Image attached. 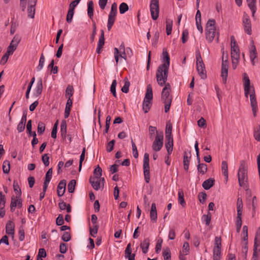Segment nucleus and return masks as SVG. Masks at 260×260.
Returning a JSON list of instances; mask_svg holds the SVG:
<instances>
[{
  "instance_id": "1",
  "label": "nucleus",
  "mask_w": 260,
  "mask_h": 260,
  "mask_svg": "<svg viewBox=\"0 0 260 260\" xmlns=\"http://www.w3.org/2000/svg\"><path fill=\"white\" fill-rule=\"evenodd\" d=\"M162 56L164 63L158 67L156 74L157 82L161 86H164L167 81L170 60L168 53L164 49Z\"/></svg>"
},
{
  "instance_id": "2",
  "label": "nucleus",
  "mask_w": 260,
  "mask_h": 260,
  "mask_svg": "<svg viewBox=\"0 0 260 260\" xmlns=\"http://www.w3.org/2000/svg\"><path fill=\"white\" fill-rule=\"evenodd\" d=\"M247 168L245 160H241L238 172V182L239 185L246 189L248 188Z\"/></svg>"
},
{
  "instance_id": "3",
  "label": "nucleus",
  "mask_w": 260,
  "mask_h": 260,
  "mask_svg": "<svg viewBox=\"0 0 260 260\" xmlns=\"http://www.w3.org/2000/svg\"><path fill=\"white\" fill-rule=\"evenodd\" d=\"M153 93L151 85L147 86L146 92L143 103V110L145 113H147L150 110L152 105Z\"/></svg>"
},
{
  "instance_id": "4",
  "label": "nucleus",
  "mask_w": 260,
  "mask_h": 260,
  "mask_svg": "<svg viewBox=\"0 0 260 260\" xmlns=\"http://www.w3.org/2000/svg\"><path fill=\"white\" fill-rule=\"evenodd\" d=\"M216 21L214 19H209L206 24V39L210 43L213 40L216 34Z\"/></svg>"
},
{
  "instance_id": "5",
  "label": "nucleus",
  "mask_w": 260,
  "mask_h": 260,
  "mask_svg": "<svg viewBox=\"0 0 260 260\" xmlns=\"http://www.w3.org/2000/svg\"><path fill=\"white\" fill-rule=\"evenodd\" d=\"M117 13V5L114 3L111 6V11L108 15V20L107 23V28L108 30H110L114 22L115 21V17Z\"/></svg>"
},
{
  "instance_id": "6",
  "label": "nucleus",
  "mask_w": 260,
  "mask_h": 260,
  "mask_svg": "<svg viewBox=\"0 0 260 260\" xmlns=\"http://www.w3.org/2000/svg\"><path fill=\"white\" fill-rule=\"evenodd\" d=\"M149 161V154L147 153H145L144 155L143 168L144 171V179L146 182L147 183H149L150 181V167Z\"/></svg>"
},
{
  "instance_id": "7",
  "label": "nucleus",
  "mask_w": 260,
  "mask_h": 260,
  "mask_svg": "<svg viewBox=\"0 0 260 260\" xmlns=\"http://www.w3.org/2000/svg\"><path fill=\"white\" fill-rule=\"evenodd\" d=\"M150 8L152 19L156 20L158 17L159 12V0H151Z\"/></svg>"
},
{
  "instance_id": "8",
  "label": "nucleus",
  "mask_w": 260,
  "mask_h": 260,
  "mask_svg": "<svg viewBox=\"0 0 260 260\" xmlns=\"http://www.w3.org/2000/svg\"><path fill=\"white\" fill-rule=\"evenodd\" d=\"M228 67L229 63L227 60V56H226V59L224 60V51H223L222 56L221 76L222 77V82L224 84L226 83L227 80V77L228 76Z\"/></svg>"
},
{
  "instance_id": "9",
  "label": "nucleus",
  "mask_w": 260,
  "mask_h": 260,
  "mask_svg": "<svg viewBox=\"0 0 260 260\" xmlns=\"http://www.w3.org/2000/svg\"><path fill=\"white\" fill-rule=\"evenodd\" d=\"M164 85H165V87L161 92V100L163 102H169V101L172 102V97L170 95L171 90V85L169 83H166V82Z\"/></svg>"
},
{
  "instance_id": "10",
  "label": "nucleus",
  "mask_w": 260,
  "mask_h": 260,
  "mask_svg": "<svg viewBox=\"0 0 260 260\" xmlns=\"http://www.w3.org/2000/svg\"><path fill=\"white\" fill-rule=\"evenodd\" d=\"M164 135L162 134L157 135L152 144V149L155 151H159L163 146Z\"/></svg>"
},
{
  "instance_id": "11",
  "label": "nucleus",
  "mask_w": 260,
  "mask_h": 260,
  "mask_svg": "<svg viewBox=\"0 0 260 260\" xmlns=\"http://www.w3.org/2000/svg\"><path fill=\"white\" fill-rule=\"evenodd\" d=\"M22 206V200L20 197L18 198L17 196L16 197H14V196L12 197L10 205V210L11 212H13L15 211L16 206H18V208H21Z\"/></svg>"
},
{
  "instance_id": "12",
  "label": "nucleus",
  "mask_w": 260,
  "mask_h": 260,
  "mask_svg": "<svg viewBox=\"0 0 260 260\" xmlns=\"http://www.w3.org/2000/svg\"><path fill=\"white\" fill-rule=\"evenodd\" d=\"M243 24L244 27L245 31L248 35H251V21L249 16L244 14L243 18Z\"/></svg>"
},
{
  "instance_id": "13",
  "label": "nucleus",
  "mask_w": 260,
  "mask_h": 260,
  "mask_svg": "<svg viewBox=\"0 0 260 260\" xmlns=\"http://www.w3.org/2000/svg\"><path fill=\"white\" fill-rule=\"evenodd\" d=\"M37 0H28V6L27 8L28 16L34 18L35 14V7Z\"/></svg>"
},
{
  "instance_id": "14",
  "label": "nucleus",
  "mask_w": 260,
  "mask_h": 260,
  "mask_svg": "<svg viewBox=\"0 0 260 260\" xmlns=\"http://www.w3.org/2000/svg\"><path fill=\"white\" fill-rule=\"evenodd\" d=\"M20 39L18 36H15L10 45L9 46L7 51H10V53L13 54L14 51L16 49Z\"/></svg>"
},
{
  "instance_id": "15",
  "label": "nucleus",
  "mask_w": 260,
  "mask_h": 260,
  "mask_svg": "<svg viewBox=\"0 0 260 260\" xmlns=\"http://www.w3.org/2000/svg\"><path fill=\"white\" fill-rule=\"evenodd\" d=\"M250 105L252 108V111L254 116L257 110V104L255 96V93L253 91L252 94H250Z\"/></svg>"
},
{
  "instance_id": "16",
  "label": "nucleus",
  "mask_w": 260,
  "mask_h": 260,
  "mask_svg": "<svg viewBox=\"0 0 260 260\" xmlns=\"http://www.w3.org/2000/svg\"><path fill=\"white\" fill-rule=\"evenodd\" d=\"M197 69L199 75L202 79H205L207 78L206 71L203 62H200L197 63Z\"/></svg>"
},
{
  "instance_id": "17",
  "label": "nucleus",
  "mask_w": 260,
  "mask_h": 260,
  "mask_svg": "<svg viewBox=\"0 0 260 260\" xmlns=\"http://www.w3.org/2000/svg\"><path fill=\"white\" fill-rule=\"evenodd\" d=\"M66 181L64 180H62L60 181L57 185V192L58 197H62L66 191Z\"/></svg>"
},
{
  "instance_id": "18",
  "label": "nucleus",
  "mask_w": 260,
  "mask_h": 260,
  "mask_svg": "<svg viewBox=\"0 0 260 260\" xmlns=\"http://www.w3.org/2000/svg\"><path fill=\"white\" fill-rule=\"evenodd\" d=\"M190 158H191L190 152H187L186 151H185L184 152V155H183V166H184V169L185 171H188V170Z\"/></svg>"
},
{
  "instance_id": "19",
  "label": "nucleus",
  "mask_w": 260,
  "mask_h": 260,
  "mask_svg": "<svg viewBox=\"0 0 260 260\" xmlns=\"http://www.w3.org/2000/svg\"><path fill=\"white\" fill-rule=\"evenodd\" d=\"M166 140L165 147L167 150L168 155H170L173 149V137H170L169 138H166Z\"/></svg>"
},
{
  "instance_id": "20",
  "label": "nucleus",
  "mask_w": 260,
  "mask_h": 260,
  "mask_svg": "<svg viewBox=\"0 0 260 260\" xmlns=\"http://www.w3.org/2000/svg\"><path fill=\"white\" fill-rule=\"evenodd\" d=\"M121 57L123 58L124 60H126V55L125 51H123L121 52H119V50L117 48H114V57L115 61L116 62V63H118L119 61V57Z\"/></svg>"
},
{
  "instance_id": "21",
  "label": "nucleus",
  "mask_w": 260,
  "mask_h": 260,
  "mask_svg": "<svg viewBox=\"0 0 260 260\" xmlns=\"http://www.w3.org/2000/svg\"><path fill=\"white\" fill-rule=\"evenodd\" d=\"M135 254H132L131 244L129 243L125 250V257L128 258V260H135Z\"/></svg>"
},
{
  "instance_id": "22",
  "label": "nucleus",
  "mask_w": 260,
  "mask_h": 260,
  "mask_svg": "<svg viewBox=\"0 0 260 260\" xmlns=\"http://www.w3.org/2000/svg\"><path fill=\"white\" fill-rule=\"evenodd\" d=\"M214 179L210 178L203 182L202 186L205 189L208 190L214 185Z\"/></svg>"
},
{
  "instance_id": "23",
  "label": "nucleus",
  "mask_w": 260,
  "mask_h": 260,
  "mask_svg": "<svg viewBox=\"0 0 260 260\" xmlns=\"http://www.w3.org/2000/svg\"><path fill=\"white\" fill-rule=\"evenodd\" d=\"M6 232L13 236L14 235V224L12 221H9L6 224Z\"/></svg>"
},
{
  "instance_id": "24",
  "label": "nucleus",
  "mask_w": 260,
  "mask_h": 260,
  "mask_svg": "<svg viewBox=\"0 0 260 260\" xmlns=\"http://www.w3.org/2000/svg\"><path fill=\"white\" fill-rule=\"evenodd\" d=\"M43 90V82L42 79L40 78L37 82V86L35 89V91L34 92V95L36 96H39L42 92Z\"/></svg>"
},
{
  "instance_id": "25",
  "label": "nucleus",
  "mask_w": 260,
  "mask_h": 260,
  "mask_svg": "<svg viewBox=\"0 0 260 260\" xmlns=\"http://www.w3.org/2000/svg\"><path fill=\"white\" fill-rule=\"evenodd\" d=\"M150 245V240L148 238L145 239L141 243L140 247L144 253H146L148 252L149 247Z\"/></svg>"
},
{
  "instance_id": "26",
  "label": "nucleus",
  "mask_w": 260,
  "mask_h": 260,
  "mask_svg": "<svg viewBox=\"0 0 260 260\" xmlns=\"http://www.w3.org/2000/svg\"><path fill=\"white\" fill-rule=\"evenodd\" d=\"M231 57L232 59H234L237 62V59H239L240 52L239 47L231 48Z\"/></svg>"
},
{
  "instance_id": "27",
  "label": "nucleus",
  "mask_w": 260,
  "mask_h": 260,
  "mask_svg": "<svg viewBox=\"0 0 260 260\" xmlns=\"http://www.w3.org/2000/svg\"><path fill=\"white\" fill-rule=\"evenodd\" d=\"M96 179V178L91 176L89 178V182L95 190H98L100 188L101 182L99 180H95Z\"/></svg>"
},
{
  "instance_id": "28",
  "label": "nucleus",
  "mask_w": 260,
  "mask_h": 260,
  "mask_svg": "<svg viewBox=\"0 0 260 260\" xmlns=\"http://www.w3.org/2000/svg\"><path fill=\"white\" fill-rule=\"evenodd\" d=\"M60 133L62 139H65L67 137V122L65 120H62L60 125Z\"/></svg>"
},
{
  "instance_id": "29",
  "label": "nucleus",
  "mask_w": 260,
  "mask_h": 260,
  "mask_svg": "<svg viewBox=\"0 0 260 260\" xmlns=\"http://www.w3.org/2000/svg\"><path fill=\"white\" fill-rule=\"evenodd\" d=\"M221 170L222 174L225 178L226 181L228 179V166L226 161H222L221 163Z\"/></svg>"
},
{
  "instance_id": "30",
  "label": "nucleus",
  "mask_w": 260,
  "mask_h": 260,
  "mask_svg": "<svg viewBox=\"0 0 260 260\" xmlns=\"http://www.w3.org/2000/svg\"><path fill=\"white\" fill-rule=\"evenodd\" d=\"M257 57V53L256 48L254 45H252L251 49L250 50V58L252 64L254 66L255 64L254 59Z\"/></svg>"
},
{
  "instance_id": "31",
  "label": "nucleus",
  "mask_w": 260,
  "mask_h": 260,
  "mask_svg": "<svg viewBox=\"0 0 260 260\" xmlns=\"http://www.w3.org/2000/svg\"><path fill=\"white\" fill-rule=\"evenodd\" d=\"M247 2L248 7L252 12V16L254 17L256 9L255 7L256 0H247Z\"/></svg>"
},
{
  "instance_id": "32",
  "label": "nucleus",
  "mask_w": 260,
  "mask_h": 260,
  "mask_svg": "<svg viewBox=\"0 0 260 260\" xmlns=\"http://www.w3.org/2000/svg\"><path fill=\"white\" fill-rule=\"evenodd\" d=\"M243 76V87H248L249 86H251L250 79L248 76V75L246 73H244L242 74Z\"/></svg>"
},
{
  "instance_id": "33",
  "label": "nucleus",
  "mask_w": 260,
  "mask_h": 260,
  "mask_svg": "<svg viewBox=\"0 0 260 260\" xmlns=\"http://www.w3.org/2000/svg\"><path fill=\"white\" fill-rule=\"evenodd\" d=\"M87 14L90 19L92 18L93 15V3L92 1L88 2Z\"/></svg>"
},
{
  "instance_id": "34",
  "label": "nucleus",
  "mask_w": 260,
  "mask_h": 260,
  "mask_svg": "<svg viewBox=\"0 0 260 260\" xmlns=\"http://www.w3.org/2000/svg\"><path fill=\"white\" fill-rule=\"evenodd\" d=\"M197 169L199 173L204 175L207 171V167L205 164L199 163L197 166Z\"/></svg>"
},
{
  "instance_id": "35",
  "label": "nucleus",
  "mask_w": 260,
  "mask_h": 260,
  "mask_svg": "<svg viewBox=\"0 0 260 260\" xmlns=\"http://www.w3.org/2000/svg\"><path fill=\"white\" fill-rule=\"evenodd\" d=\"M74 94V88L72 86L69 85L66 90L65 96L67 99L71 98Z\"/></svg>"
},
{
  "instance_id": "36",
  "label": "nucleus",
  "mask_w": 260,
  "mask_h": 260,
  "mask_svg": "<svg viewBox=\"0 0 260 260\" xmlns=\"http://www.w3.org/2000/svg\"><path fill=\"white\" fill-rule=\"evenodd\" d=\"M172 124L168 122L167 123L166 128V138L173 137L172 135Z\"/></svg>"
},
{
  "instance_id": "37",
  "label": "nucleus",
  "mask_w": 260,
  "mask_h": 260,
  "mask_svg": "<svg viewBox=\"0 0 260 260\" xmlns=\"http://www.w3.org/2000/svg\"><path fill=\"white\" fill-rule=\"evenodd\" d=\"M242 214L237 213L236 220V230L238 233L240 232L242 226Z\"/></svg>"
},
{
  "instance_id": "38",
  "label": "nucleus",
  "mask_w": 260,
  "mask_h": 260,
  "mask_svg": "<svg viewBox=\"0 0 260 260\" xmlns=\"http://www.w3.org/2000/svg\"><path fill=\"white\" fill-rule=\"evenodd\" d=\"M13 188H14V190L15 192H17V198H19L20 197H21V189L18 185V182L14 180V182H13Z\"/></svg>"
},
{
  "instance_id": "39",
  "label": "nucleus",
  "mask_w": 260,
  "mask_h": 260,
  "mask_svg": "<svg viewBox=\"0 0 260 260\" xmlns=\"http://www.w3.org/2000/svg\"><path fill=\"white\" fill-rule=\"evenodd\" d=\"M173 21L170 19L166 20V32L167 35H170L172 32Z\"/></svg>"
},
{
  "instance_id": "40",
  "label": "nucleus",
  "mask_w": 260,
  "mask_h": 260,
  "mask_svg": "<svg viewBox=\"0 0 260 260\" xmlns=\"http://www.w3.org/2000/svg\"><path fill=\"white\" fill-rule=\"evenodd\" d=\"M189 252V245L188 242L183 243L182 251L180 252V257L182 255H187Z\"/></svg>"
},
{
  "instance_id": "41",
  "label": "nucleus",
  "mask_w": 260,
  "mask_h": 260,
  "mask_svg": "<svg viewBox=\"0 0 260 260\" xmlns=\"http://www.w3.org/2000/svg\"><path fill=\"white\" fill-rule=\"evenodd\" d=\"M124 84L121 88V91L124 93H127L129 91V87L130 86V82L128 80L127 77H125L124 79Z\"/></svg>"
},
{
  "instance_id": "42",
  "label": "nucleus",
  "mask_w": 260,
  "mask_h": 260,
  "mask_svg": "<svg viewBox=\"0 0 260 260\" xmlns=\"http://www.w3.org/2000/svg\"><path fill=\"white\" fill-rule=\"evenodd\" d=\"M178 202L183 207L186 205V203L184 199V193L182 190H179L178 191Z\"/></svg>"
},
{
  "instance_id": "43",
  "label": "nucleus",
  "mask_w": 260,
  "mask_h": 260,
  "mask_svg": "<svg viewBox=\"0 0 260 260\" xmlns=\"http://www.w3.org/2000/svg\"><path fill=\"white\" fill-rule=\"evenodd\" d=\"M76 181L75 180L73 179L70 181L68 185V191L70 193L74 192Z\"/></svg>"
},
{
  "instance_id": "44",
  "label": "nucleus",
  "mask_w": 260,
  "mask_h": 260,
  "mask_svg": "<svg viewBox=\"0 0 260 260\" xmlns=\"http://www.w3.org/2000/svg\"><path fill=\"white\" fill-rule=\"evenodd\" d=\"M237 213L242 214L243 202L242 199L238 198L237 201Z\"/></svg>"
},
{
  "instance_id": "45",
  "label": "nucleus",
  "mask_w": 260,
  "mask_h": 260,
  "mask_svg": "<svg viewBox=\"0 0 260 260\" xmlns=\"http://www.w3.org/2000/svg\"><path fill=\"white\" fill-rule=\"evenodd\" d=\"M162 256L165 260H169L171 259V251L169 248H166L164 249L162 252Z\"/></svg>"
},
{
  "instance_id": "46",
  "label": "nucleus",
  "mask_w": 260,
  "mask_h": 260,
  "mask_svg": "<svg viewBox=\"0 0 260 260\" xmlns=\"http://www.w3.org/2000/svg\"><path fill=\"white\" fill-rule=\"evenodd\" d=\"M10 162L6 160L3 164V172L5 174H8L10 172Z\"/></svg>"
},
{
  "instance_id": "47",
  "label": "nucleus",
  "mask_w": 260,
  "mask_h": 260,
  "mask_svg": "<svg viewBox=\"0 0 260 260\" xmlns=\"http://www.w3.org/2000/svg\"><path fill=\"white\" fill-rule=\"evenodd\" d=\"M102 170L101 168L98 166L97 167L95 168L93 172V174L94 175V178H96L97 179H99L102 176Z\"/></svg>"
},
{
  "instance_id": "48",
  "label": "nucleus",
  "mask_w": 260,
  "mask_h": 260,
  "mask_svg": "<svg viewBox=\"0 0 260 260\" xmlns=\"http://www.w3.org/2000/svg\"><path fill=\"white\" fill-rule=\"evenodd\" d=\"M259 245H260L259 240L257 239V236H255L253 255L257 256V247L259 246Z\"/></svg>"
},
{
  "instance_id": "49",
  "label": "nucleus",
  "mask_w": 260,
  "mask_h": 260,
  "mask_svg": "<svg viewBox=\"0 0 260 260\" xmlns=\"http://www.w3.org/2000/svg\"><path fill=\"white\" fill-rule=\"evenodd\" d=\"M101 34L99 40L98 46L103 47L105 44L104 31L103 30H101Z\"/></svg>"
},
{
  "instance_id": "50",
  "label": "nucleus",
  "mask_w": 260,
  "mask_h": 260,
  "mask_svg": "<svg viewBox=\"0 0 260 260\" xmlns=\"http://www.w3.org/2000/svg\"><path fill=\"white\" fill-rule=\"evenodd\" d=\"M45 62V57L43 54L41 55L40 60H39V65L38 66L37 69L38 71H41L44 67Z\"/></svg>"
},
{
  "instance_id": "51",
  "label": "nucleus",
  "mask_w": 260,
  "mask_h": 260,
  "mask_svg": "<svg viewBox=\"0 0 260 260\" xmlns=\"http://www.w3.org/2000/svg\"><path fill=\"white\" fill-rule=\"evenodd\" d=\"M131 143L133 156L135 158H137L139 155L138 152L137 150V146L132 139L131 140Z\"/></svg>"
},
{
  "instance_id": "52",
  "label": "nucleus",
  "mask_w": 260,
  "mask_h": 260,
  "mask_svg": "<svg viewBox=\"0 0 260 260\" xmlns=\"http://www.w3.org/2000/svg\"><path fill=\"white\" fill-rule=\"evenodd\" d=\"M128 10V5L125 3H122L119 6V11L120 14H122L125 13Z\"/></svg>"
},
{
  "instance_id": "53",
  "label": "nucleus",
  "mask_w": 260,
  "mask_h": 260,
  "mask_svg": "<svg viewBox=\"0 0 260 260\" xmlns=\"http://www.w3.org/2000/svg\"><path fill=\"white\" fill-rule=\"evenodd\" d=\"M202 219L205 222L206 224L207 225H209L211 219V213L210 212H208V213L207 215H203Z\"/></svg>"
},
{
  "instance_id": "54",
  "label": "nucleus",
  "mask_w": 260,
  "mask_h": 260,
  "mask_svg": "<svg viewBox=\"0 0 260 260\" xmlns=\"http://www.w3.org/2000/svg\"><path fill=\"white\" fill-rule=\"evenodd\" d=\"M86 149L85 148H83L82 153L81 154L80 157V161H79V171H80L82 168V162L84 160L85 158V153Z\"/></svg>"
},
{
  "instance_id": "55",
  "label": "nucleus",
  "mask_w": 260,
  "mask_h": 260,
  "mask_svg": "<svg viewBox=\"0 0 260 260\" xmlns=\"http://www.w3.org/2000/svg\"><path fill=\"white\" fill-rule=\"evenodd\" d=\"M10 54H12V53H10V51H7V52L5 54V55L2 57L1 61H0V63L1 64H5L7 62V61L8 59L9 56Z\"/></svg>"
},
{
  "instance_id": "56",
  "label": "nucleus",
  "mask_w": 260,
  "mask_h": 260,
  "mask_svg": "<svg viewBox=\"0 0 260 260\" xmlns=\"http://www.w3.org/2000/svg\"><path fill=\"white\" fill-rule=\"evenodd\" d=\"M99 229V225H93L92 228H90L89 231H90V234L91 236L93 237H96V235L98 233V231Z\"/></svg>"
},
{
  "instance_id": "57",
  "label": "nucleus",
  "mask_w": 260,
  "mask_h": 260,
  "mask_svg": "<svg viewBox=\"0 0 260 260\" xmlns=\"http://www.w3.org/2000/svg\"><path fill=\"white\" fill-rule=\"evenodd\" d=\"M116 85H117V81L116 80H114L112 83V84H111V87H110V91L115 98H116Z\"/></svg>"
},
{
  "instance_id": "58",
  "label": "nucleus",
  "mask_w": 260,
  "mask_h": 260,
  "mask_svg": "<svg viewBox=\"0 0 260 260\" xmlns=\"http://www.w3.org/2000/svg\"><path fill=\"white\" fill-rule=\"evenodd\" d=\"M35 81V77L32 78L31 81L30 82V83L28 84V86L27 87V90L26 92V94H25V97L27 99L29 98V94L31 87H32Z\"/></svg>"
},
{
  "instance_id": "59",
  "label": "nucleus",
  "mask_w": 260,
  "mask_h": 260,
  "mask_svg": "<svg viewBox=\"0 0 260 260\" xmlns=\"http://www.w3.org/2000/svg\"><path fill=\"white\" fill-rule=\"evenodd\" d=\"M221 239L219 237H215L214 240V246L213 248H221Z\"/></svg>"
},
{
  "instance_id": "60",
  "label": "nucleus",
  "mask_w": 260,
  "mask_h": 260,
  "mask_svg": "<svg viewBox=\"0 0 260 260\" xmlns=\"http://www.w3.org/2000/svg\"><path fill=\"white\" fill-rule=\"evenodd\" d=\"M207 198V194L205 192H200L198 195V198L201 203L204 204Z\"/></svg>"
},
{
  "instance_id": "61",
  "label": "nucleus",
  "mask_w": 260,
  "mask_h": 260,
  "mask_svg": "<svg viewBox=\"0 0 260 260\" xmlns=\"http://www.w3.org/2000/svg\"><path fill=\"white\" fill-rule=\"evenodd\" d=\"M52 169L50 168L48 170V171L47 172V173L46 174L45 179L44 181L50 182V181L52 178Z\"/></svg>"
},
{
  "instance_id": "62",
  "label": "nucleus",
  "mask_w": 260,
  "mask_h": 260,
  "mask_svg": "<svg viewBox=\"0 0 260 260\" xmlns=\"http://www.w3.org/2000/svg\"><path fill=\"white\" fill-rule=\"evenodd\" d=\"M74 14V11L69 10L68 12L67 16V21L68 23H71L72 21V18Z\"/></svg>"
},
{
  "instance_id": "63",
  "label": "nucleus",
  "mask_w": 260,
  "mask_h": 260,
  "mask_svg": "<svg viewBox=\"0 0 260 260\" xmlns=\"http://www.w3.org/2000/svg\"><path fill=\"white\" fill-rule=\"evenodd\" d=\"M71 237L69 232H64L61 237V239L64 242H68L71 240Z\"/></svg>"
},
{
  "instance_id": "64",
  "label": "nucleus",
  "mask_w": 260,
  "mask_h": 260,
  "mask_svg": "<svg viewBox=\"0 0 260 260\" xmlns=\"http://www.w3.org/2000/svg\"><path fill=\"white\" fill-rule=\"evenodd\" d=\"M45 130V124L42 122H39L38 126V133L42 134Z\"/></svg>"
}]
</instances>
